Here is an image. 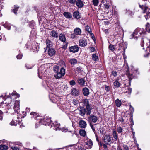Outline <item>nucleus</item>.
<instances>
[{
	"mask_svg": "<svg viewBox=\"0 0 150 150\" xmlns=\"http://www.w3.org/2000/svg\"><path fill=\"white\" fill-rule=\"evenodd\" d=\"M6 93H4L3 95L0 96V98H2L3 99H6L8 98L11 101L10 103H8L7 104H6V103L4 104L3 102H2L1 103L0 108L2 110L4 111L5 113H7L8 112V111L6 110H6L5 108L6 107H7L8 110H9L11 109L12 108L11 107H13V105L14 104V101H13L12 100L11 98L12 97V96L16 95V93L15 92H14L8 96H6Z\"/></svg>",
	"mask_w": 150,
	"mask_h": 150,
	"instance_id": "obj_1",
	"label": "nucleus"
},
{
	"mask_svg": "<svg viewBox=\"0 0 150 150\" xmlns=\"http://www.w3.org/2000/svg\"><path fill=\"white\" fill-rule=\"evenodd\" d=\"M62 65L66 66L64 62H62L61 64L59 63L55 65L53 67V70L56 73L54 75L56 79H59L64 76L65 74V69Z\"/></svg>",
	"mask_w": 150,
	"mask_h": 150,
	"instance_id": "obj_2",
	"label": "nucleus"
},
{
	"mask_svg": "<svg viewBox=\"0 0 150 150\" xmlns=\"http://www.w3.org/2000/svg\"><path fill=\"white\" fill-rule=\"evenodd\" d=\"M146 32L150 33V24L148 23L146 25L145 29L137 28L134 32L131 35V38H133L137 40L138 36L135 35H138L139 36V35L145 34H146Z\"/></svg>",
	"mask_w": 150,
	"mask_h": 150,
	"instance_id": "obj_3",
	"label": "nucleus"
},
{
	"mask_svg": "<svg viewBox=\"0 0 150 150\" xmlns=\"http://www.w3.org/2000/svg\"><path fill=\"white\" fill-rule=\"evenodd\" d=\"M139 6L143 11V13H146L144 16L145 18L147 20L150 18V8L144 5L139 4Z\"/></svg>",
	"mask_w": 150,
	"mask_h": 150,
	"instance_id": "obj_4",
	"label": "nucleus"
},
{
	"mask_svg": "<svg viewBox=\"0 0 150 150\" xmlns=\"http://www.w3.org/2000/svg\"><path fill=\"white\" fill-rule=\"evenodd\" d=\"M112 138L110 135H106L103 138V141L107 145H110L113 143Z\"/></svg>",
	"mask_w": 150,
	"mask_h": 150,
	"instance_id": "obj_5",
	"label": "nucleus"
},
{
	"mask_svg": "<svg viewBox=\"0 0 150 150\" xmlns=\"http://www.w3.org/2000/svg\"><path fill=\"white\" fill-rule=\"evenodd\" d=\"M40 122L44 125L50 126H51L52 123L50 119L47 117H46L40 120Z\"/></svg>",
	"mask_w": 150,
	"mask_h": 150,
	"instance_id": "obj_6",
	"label": "nucleus"
},
{
	"mask_svg": "<svg viewBox=\"0 0 150 150\" xmlns=\"http://www.w3.org/2000/svg\"><path fill=\"white\" fill-rule=\"evenodd\" d=\"M19 100H16L14 103V106L13 107V109L14 110L15 112H16L17 114L19 113Z\"/></svg>",
	"mask_w": 150,
	"mask_h": 150,
	"instance_id": "obj_7",
	"label": "nucleus"
},
{
	"mask_svg": "<svg viewBox=\"0 0 150 150\" xmlns=\"http://www.w3.org/2000/svg\"><path fill=\"white\" fill-rule=\"evenodd\" d=\"M142 41V43L141 44V45L142 47H143L144 44V42H146V47L147 50H148L150 52V41L148 39L145 38L144 40H143Z\"/></svg>",
	"mask_w": 150,
	"mask_h": 150,
	"instance_id": "obj_8",
	"label": "nucleus"
},
{
	"mask_svg": "<svg viewBox=\"0 0 150 150\" xmlns=\"http://www.w3.org/2000/svg\"><path fill=\"white\" fill-rule=\"evenodd\" d=\"M31 118V119H34L35 120H40L39 118L40 117L39 114L35 112H32L30 113Z\"/></svg>",
	"mask_w": 150,
	"mask_h": 150,
	"instance_id": "obj_9",
	"label": "nucleus"
},
{
	"mask_svg": "<svg viewBox=\"0 0 150 150\" xmlns=\"http://www.w3.org/2000/svg\"><path fill=\"white\" fill-rule=\"evenodd\" d=\"M87 44L86 40L85 39L82 38L79 41V46L81 47L86 46Z\"/></svg>",
	"mask_w": 150,
	"mask_h": 150,
	"instance_id": "obj_10",
	"label": "nucleus"
},
{
	"mask_svg": "<svg viewBox=\"0 0 150 150\" xmlns=\"http://www.w3.org/2000/svg\"><path fill=\"white\" fill-rule=\"evenodd\" d=\"M60 124L58 123L57 122H55L54 123H52L51 125V127H54V129L56 131L58 130H60L61 128H59Z\"/></svg>",
	"mask_w": 150,
	"mask_h": 150,
	"instance_id": "obj_11",
	"label": "nucleus"
},
{
	"mask_svg": "<svg viewBox=\"0 0 150 150\" xmlns=\"http://www.w3.org/2000/svg\"><path fill=\"white\" fill-rule=\"evenodd\" d=\"M98 120L97 117L94 115H90L88 117V120L91 123L93 122L94 123H95Z\"/></svg>",
	"mask_w": 150,
	"mask_h": 150,
	"instance_id": "obj_12",
	"label": "nucleus"
},
{
	"mask_svg": "<svg viewBox=\"0 0 150 150\" xmlns=\"http://www.w3.org/2000/svg\"><path fill=\"white\" fill-rule=\"evenodd\" d=\"M86 146L87 149H90L92 148L93 146V142L92 140L90 139L87 140L85 142Z\"/></svg>",
	"mask_w": 150,
	"mask_h": 150,
	"instance_id": "obj_13",
	"label": "nucleus"
},
{
	"mask_svg": "<svg viewBox=\"0 0 150 150\" xmlns=\"http://www.w3.org/2000/svg\"><path fill=\"white\" fill-rule=\"evenodd\" d=\"M79 48L78 46L74 45L71 46L69 47V50L71 52L74 53L78 51Z\"/></svg>",
	"mask_w": 150,
	"mask_h": 150,
	"instance_id": "obj_14",
	"label": "nucleus"
},
{
	"mask_svg": "<svg viewBox=\"0 0 150 150\" xmlns=\"http://www.w3.org/2000/svg\"><path fill=\"white\" fill-rule=\"evenodd\" d=\"M79 110L80 111V115L81 116H84L86 113V111L84 107L81 106H79Z\"/></svg>",
	"mask_w": 150,
	"mask_h": 150,
	"instance_id": "obj_15",
	"label": "nucleus"
},
{
	"mask_svg": "<svg viewBox=\"0 0 150 150\" xmlns=\"http://www.w3.org/2000/svg\"><path fill=\"white\" fill-rule=\"evenodd\" d=\"M59 40L63 42L64 44V42H67L65 36L64 34L61 33L59 35Z\"/></svg>",
	"mask_w": 150,
	"mask_h": 150,
	"instance_id": "obj_16",
	"label": "nucleus"
},
{
	"mask_svg": "<svg viewBox=\"0 0 150 150\" xmlns=\"http://www.w3.org/2000/svg\"><path fill=\"white\" fill-rule=\"evenodd\" d=\"M79 91L78 89L75 88H72L71 90V94L74 96H77L79 94Z\"/></svg>",
	"mask_w": 150,
	"mask_h": 150,
	"instance_id": "obj_17",
	"label": "nucleus"
},
{
	"mask_svg": "<svg viewBox=\"0 0 150 150\" xmlns=\"http://www.w3.org/2000/svg\"><path fill=\"white\" fill-rule=\"evenodd\" d=\"M78 83L80 86H83L85 83V81L82 78H79L77 79Z\"/></svg>",
	"mask_w": 150,
	"mask_h": 150,
	"instance_id": "obj_18",
	"label": "nucleus"
},
{
	"mask_svg": "<svg viewBox=\"0 0 150 150\" xmlns=\"http://www.w3.org/2000/svg\"><path fill=\"white\" fill-rule=\"evenodd\" d=\"M92 108V107L91 105L86 106V108L85 109L86 112V115H90Z\"/></svg>",
	"mask_w": 150,
	"mask_h": 150,
	"instance_id": "obj_19",
	"label": "nucleus"
},
{
	"mask_svg": "<svg viewBox=\"0 0 150 150\" xmlns=\"http://www.w3.org/2000/svg\"><path fill=\"white\" fill-rule=\"evenodd\" d=\"M56 53L55 49L52 48H49L48 51V54L51 57L54 55Z\"/></svg>",
	"mask_w": 150,
	"mask_h": 150,
	"instance_id": "obj_20",
	"label": "nucleus"
},
{
	"mask_svg": "<svg viewBox=\"0 0 150 150\" xmlns=\"http://www.w3.org/2000/svg\"><path fill=\"white\" fill-rule=\"evenodd\" d=\"M119 49L120 50H123L124 52H125L126 49L127 48V46L126 45L122 43H120L119 44Z\"/></svg>",
	"mask_w": 150,
	"mask_h": 150,
	"instance_id": "obj_21",
	"label": "nucleus"
},
{
	"mask_svg": "<svg viewBox=\"0 0 150 150\" xmlns=\"http://www.w3.org/2000/svg\"><path fill=\"white\" fill-rule=\"evenodd\" d=\"M50 35L51 37L53 38H57L58 33L57 30H53L50 32Z\"/></svg>",
	"mask_w": 150,
	"mask_h": 150,
	"instance_id": "obj_22",
	"label": "nucleus"
},
{
	"mask_svg": "<svg viewBox=\"0 0 150 150\" xmlns=\"http://www.w3.org/2000/svg\"><path fill=\"white\" fill-rule=\"evenodd\" d=\"M73 17L76 19H79L81 18V16L80 15L78 11H74L73 14Z\"/></svg>",
	"mask_w": 150,
	"mask_h": 150,
	"instance_id": "obj_23",
	"label": "nucleus"
},
{
	"mask_svg": "<svg viewBox=\"0 0 150 150\" xmlns=\"http://www.w3.org/2000/svg\"><path fill=\"white\" fill-rule=\"evenodd\" d=\"M82 92L85 96H88L90 93L88 88L86 87H85L83 88Z\"/></svg>",
	"mask_w": 150,
	"mask_h": 150,
	"instance_id": "obj_24",
	"label": "nucleus"
},
{
	"mask_svg": "<svg viewBox=\"0 0 150 150\" xmlns=\"http://www.w3.org/2000/svg\"><path fill=\"white\" fill-rule=\"evenodd\" d=\"M79 125L81 128H84L86 127V123L85 121L81 120L79 121Z\"/></svg>",
	"mask_w": 150,
	"mask_h": 150,
	"instance_id": "obj_25",
	"label": "nucleus"
},
{
	"mask_svg": "<svg viewBox=\"0 0 150 150\" xmlns=\"http://www.w3.org/2000/svg\"><path fill=\"white\" fill-rule=\"evenodd\" d=\"M75 3H76L77 6L79 8H82L84 4L81 0H77Z\"/></svg>",
	"mask_w": 150,
	"mask_h": 150,
	"instance_id": "obj_26",
	"label": "nucleus"
},
{
	"mask_svg": "<svg viewBox=\"0 0 150 150\" xmlns=\"http://www.w3.org/2000/svg\"><path fill=\"white\" fill-rule=\"evenodd\" d=\"M74 33L76 35H80L81 33V29L77 27L74 30Z\"/></svg>",
	"mask_w": 150,
	"mask_h": 150,
	"instance_id": "obj_27",
	"label": "nucleus"
},
{
	"mask_svg": "<svg viewBox=\"0 0 150 150\" xmlns=\"http://www.w3.org/2000/svg\"><path fill=\"white\" fill-rule=\"evenodd\" d=\"M64 16L67 18H71L72 17V15L69 12H64L63 14Z\"/></svg>",
	"mask_w": 150,
	"mask_h": 150,
	"instance_id": "obj_28",
	"label": "nucleus"
},
{
	"mask_svg": "<svg viewBox=\"0 0 150 150\" xmlns=\"http://www.w3.org/2000/svg\"><path fill=\"white\" fill-rule=\"evenodd\" d=\"M112 135L115 141H117L118 139L117 134L115 129H112Z\"/></svg>",
	"mask_w": 150,
	"mask_h": 150,
	"instance_id": "obj_29",
	"label": "nucleus"
},
{
	"mask_svg": "<svg viewBox=\"0 0 150 150\" xmlns=\"http://www.w3.org/2000/svg\"><path fill=\"white\" fill-rule=\"evenodd\" d=\"M14 7H13V9L12 10V12L14 13L16 15L17 14V11L19 8V6H17L16 5H14Z\"/></svg>",
	"mask_w": 150,
	"mask_h": 150,
	"instance_id": "obj_30",
	"label": "nucleus"
},
{
	"mask_svg": "<svg viewBox=\"0 0 150 150\" xmlns=\"http://www.w3.org/2000/svg\"><path fill=\"white\" fill-rule=\"evenodd\" d=\"M82 103L83 104V106L86 107L90 105L88 100L87 99H83L82 100Z\"/></svg>",
	"mask_w": 150,
	"mask_h": 150,
	"instance_id": "obj_31",
	"label": "nucleus"
},
{
	"mask_svg": "<svg viewBox=\"0 0 150 150\" xmlns=\"http://www.w3.org/2000/svg\"><path fill=\"white\" fill-rule=\"evenodd\" d=\"M46 44L47 47L49 48L51 47L52 46V41L48 39L46 40Z\"/></svg>",
	"mask_w": 150,
	"mask_h": 150,
	"instance_id": "obj_32",
	"label": "nucleus"
},
{
	"mask_svg": "<svg viewBox=\"0 0 150 150\" xmlns=\"http://www.w3.org/2000/svg\"><path fill=\"white\" fill-rule=\"evenodd\" d=\"M8 147L6 145L1 144L0 145V150H7Z\"/></svg>",
	"mask_w": 150,
	"mask_h": 150,
	"instance_id": "obj_33",
	"label": "nucleus"
},
{
	"mask_svg": "<svg viewBox=\"0 0 150 150\" xmlns=\"http://www.w3.org/2000/svg\"><path fill=\"white\" fill-rule=\"evenodd\" d=\"M69 62L71 65H74L77 63V60L76 59L74 58L71 59L69 61Z\"/></svg>",
	"mask_w": 150,
	"mask_h": 150,
	"instance_id": "obj_34",
	"label": "nucleus"
},
{
	"mask_svg": "<svg viewBox=\"0 0 150 150\" xmlns=\"http://www.w3.org/2000/svg\"><path fill=\"white\" fill-rule=\"evenodd\" d=\"M85 29L90 34L93 35H94L93 34L91 33L92 31L91 28L88 25H87L85 26Z\"/></svg>",
	"mask_w": 150,
	"mask_h": 150,
	"instance_id": "obj_35",
	"label": "nucleus"
},
{
	"mask_svg": "<svg viewBox=\"0 0 150 150\" xmlns=\"http://www.w3.org/2000/svg\"><path fill=\"white\" fill-rule=\"evenodd\" d=\"M115 104L116 106L117 107H119L121 106L122 104V102L121 100L117 99L115 100Z\"/></svg>",
	"mask_w": 150,
	"mask_h": 150,
	"instance_id": "obj_36",
	"label": "nucleus"
},
{
	"mask_svg": "<svg viewBox=\"0 0 150 150\" xmlns=\"http://www.w3.org/2000/svg\"><path fill=\"white\" fill-rule=\"evenodd\" d=\"M79 134L81 136L85 137L86 135V132L84 130H80L79 131Z\"/></svg>",
	"mask_w": 150,
	"mask_h": 150,
	"instance_id": "obj_37",
	"label": "nucleus"
},
{
	"mask_svg": "<svg viewBox=\"0 0 150 150\" xmlns=\"http://www.w3.org/2000/svg\"><path fill=\"white\" fill-rule=\"evenodd\" d=\"M92 59L94 61H97L98 60V57L96 54H93L92 55Z\"/></svg>",
	"mask_w": 150,
	"mask_h": 150,
	"instance_id": "obj_38",
	"label": "nucleus"
},
{
	"mask_svg": "<svg viewBox=\"0 0 150 150\" xmlns=\"http://www.w3.org/2000/svg\"><path fill=\"white\" fill-rule=\"evenodd\" d=\"M108 48L109 50L112 51H114L115 49V46L111 44L109 45Z\"/></svg>",
	"mask_w": 150,
	"mask_h": 150,
	"instance_id": "obj_39",
	"label": "nucleus"
},
{
	"mask_svg": "<svg viewBox=\"0 0 150 150\" xmlns=\"http://www.w3.org/2000/svg\"><path fill=\"white\" fill-rule=\"evenodd\" d=\"M92 2L94 6H97L99 4L98 0H93Z\"/></svg>",
	"mask_w": 150,
	"mask_h": 150,
	"instance_id": "obj_40",
	"label": "nucleus"
},
{
	"mask_svg": "<svg viewBox=\"0 0 150 150\" xmlns=\"http://www.w3.org/2000/svg\"><path fill=\"white\" fill-rule=\"evenodd\" d=\"M68 45V42H64V44L63 43V45H62V48L64 50L66 49L67 48Z\"/></svg>",
	"mask_w": 150,
	"mask_h": 150,
	"instance_id": "obj_41",
	"label": "nucleus"
},
{
	"mask_svg": "<svg viewBox=\"0 0 150 150\" xmlns=\"http://www.w3.org/2000/svg\"><path fill=\"white\" fill-rule=\"evenodd\" d=\"M119 83L117 80L115 81L113 83V85L116 88H118L119 86Z\"/></svg>",
	"mask_w": 150,
	"mask_h": 150,
	"instance_id": "obj_42",
	"label": "nucleus"
},
{
	"mask_svg": "<svg viewBox=\"0 0 150 150\" xmlns=\"http://www.w3.org/2000/svg\"><path fill=\"white\" fill-rule=\"evenodd\" d=\"M73 104L77 106L78 105V104L79 103V101L78 100H76V99H73Z\"/></svg>",
	"mask_w": 150,
	"mask_h": 150,
	"instance_id": "obj_43",
	"label": "nucleus"
},
{
	"mask_svg": "<svg viewBox=\"0 0 150 150\" xmlns=\"http://www.w3.org/2000/svg\"><path fill=\"white\" fill-rule=\"evenodd\" d=\"M117 132L119 133H121L122 132V129L120 126H119L117 128Z\"/></svg>",
	"mask_w": 150,
	"mask_h": 150,
	"instance_id": "obj_44",
	"label": "nucleus"
},
{
	"mask_svg": "<svg viewBox=\"0 0 150 150\" xmlns=\"http://www.w3.org/2000/svg\"><path fill=\"white\" fill-rule=\"evenodd\" d=\"M69 83L70 85L72 86H74L76 84V82L74 80H72L70 81L69 82Z\"/></svg>",
	"mask_w": 150,
	"mask_h": 150,
	"instance_id": "obj_45",
	"label": "nucleus"
},
{
	"mask_svg": "<svg viewBox=\"0 0 150 150\" xmlns=\"http://www.w3.org/2000/svg\"><path fill=\"white\" fill-rule=\"evenodd\" d=\"M75 150H82V148L81 146H76L75 147Z\"/></svg>",
	"mask_w": 150,
	"mask_h": 150,
	"instance_id": "obj_46",
	"label": "nucleus"
},
{
	"mask_svg": "<svg viewBox=\"0 0 150 150\" xmlns=\"http://www.w3.org/2000/svg\"><path fill=\"white\" fill-rule=\"evenodd\" d=\"M22 54L20 53L17 56L16 58L18 59H20L22 58Z\"/></svg>",
	"mask_w": 150,
	"mask_h": 150,
	"instance_id": "obj_47",
	"label": "nucleus"
},
{
	"mask_svg": "<svg viewBox=\"0 0 150 150\" xmlns=\"http://www.w3.org/2000/svg\"><path fill=\"white\" fill-rule=\"evenodd\" d=\"M127 76L129 79V81H131L133 77V76L132 74H128Z\"/></svg>",
	"mask_w": 150,
	"mask_h": 150,
	"instance_id": "obj_48",
	"label": "nucleus"
},
{
	"mask_svg": "<svg viewBox=\"0 0 150 150\" xmlns=\"http://www.w3.org/2000/svg\"><path fill=\"white\" fill-rule=\"evenodd\" d=\"M76 35L74 33L71 35V37L72 39H75L76 38Z\"/></svg>",
	"mask_w": 150,
	"mask_h": 150,
	"instance_id": "obj_49",
	"label": "nucleus"
},
{
	"mask_svg": "<svg viewBox=\"0 0 150 150\" xmlns=\"http://www.w3.org/2000/svg\"><path fill=\"white\" fill-rule=\"evenodd\" d=\"M60 130H62L63 132H71V131H69L66 128H65L64 127L62 129H61Z\"/></svg>",
	"mask_w": 150,
	"mask_h": 150,
	"instance_id": "obj_50",
	"label": "nucleus"
},
{
	"mask_svg": "<svg viewBox=\"0 0 150 150\" xmlns=\"http://www.w3.org/2000/svg\"><path fill=\"white\" fill-rule=\"evenodd\" d=\"M2 110H0V120H2L3 119L2 115L3 112L2 111Z\"/></svg>",
	"mask_w": 150,
	"mask_h": 150,
	"instance_id": "obj_51",
	"label": "nucleus"
},
{
	"mask_svg": "<svg viewBox=\"0 0 150 150\" xmlns=\"http://www.w3.org/2000/svg\"><path fill=\"white\" fill-rule=\"evenodd\" d=\"M113 16H116V17H117V18L118 12L116 10H114V11Z\"/></svg>",
	"mask_w": 150,
	"mask_h": 150,
	"instance_id": "obj_52",
	"label": "nucleus"
},
{
	"mask_svg": "<svg viewBox=\"0 0 150 150\" xmlns=\"http://www.w3.org/2000/svg\"><path fill=\"white\" fill-rule=\"evenodd\" d=\"M118 120L122 123H123L124 122V119L122 116H121L119 118Z\"/></svg>",
	"mask_w": 150,
	"mask_h": 150,
	"instance_id": "obj_53",
	"label": "nucleus"
},
{
	"mask_svg": "<svg viewBox=\"0 0 150 150\" xmlns=\"http://www.w3.org/2000/svg\"><path fill=\"white\" fill-rule=\"evenodd\" d=\"M76 0H68L69 2L71 4L75 3Z\"/></svg>",
	"mask_w": 150,
	"mask_h": 150,
	"instance_id": "obj_54",
	"label": "nucleus"
},
{
	"mask_svg": "<svg viewBox=\"0 0 150 150\" xmlns=\"http://www.w3.org/2000/svg\"><path fill=\"white\" fill-rule=\"evenodd\" d=\"M90 125L92 128L93 131L95 132V129L94 127L92 125V123L90 122Z\"/></svg>",
	"mask_w": 150,
	"mask_h": 150,
	"instance_id": "obj_55",
	"label": "nucleus"
},
{
	"mask_svg": "<svg viewBox=\"0 0 150 150\" xmlns=\"http://www.w3.org/2000/svg\"><path fill=\"white\" fill-rule=\"evenodd\" d=\"M123 147L125 150H129V148L127 145H123Z\"/></svg>",
	"mask_w": 150,
	"mask_h": 150,
	"instance_id": "obj_56",
	"label": "nucleus"
},
{
	"mask_svg": "<svg viewBox=\"0 0 150 150\" xmlns=\"http://www.w3.org/2000/svg\"><path fill=\"white\" fill-rule=\"evenodd\" d=\"M129 110L132 113H133L134 112V108L131 105H129Z\"/></svg>",
	"mask_w": 150,
	"mask_h": 150,
	"instance_id": "obj_57",
	"label": "nucleus"
},
{
	"mask_svg": "<svg viewBox=\"0 0 150 150\" xmlns=\"http://www.w3.org/2000/svg\"><path fill=\"white\" fill-rule=\"evenodd\" d=\"M90 51L91 52H93L95 50V48L93 47H91L90 48Z\"/></svg>",
	"mask_w": 150,
	"mask_h": 150,
	"instance_id": "obj_58",
	"label": "nucleus"
},
{
	"mask_svg": "<svg viewBox=\"0 0 150 150\" xmlns=\"http://www.w3.org/2000/svg\"><path fill=\"white\" fill-rule=\"evenodd\" d=\"M128 91H126L125 92V93L128 92L129 94H130L132 92V88H128Z\"/></svg>",
	"mask_w": 150,
	"mask_h": 150,
	"instance_id": "obj_59",
	"label": "nucleus"
},
{
	"mask_svg": "<svg viewBox=\"0 0 150 150\" xmlns=\"http://www.w3.org/2000/svg\"><path fill=\"white\" fill-rule=\"evenodd\" d=\"M105 90L107 92H108L110 90V88L106 85L105 86Z\"/></svg>",
	"mask_w": 150,
	"mask_h": 150,
	"instance_id": "obj_60",
	"label": "nucleus"
},
{
	"mask_svg": "<svg viewBox=\"0 0 150 150\" xmlns=\"http://www.w3.org/2000/svg\"><path fill=\"white\" fill-rule=\"evenodd\" d=\"M112 74L114 77H116L117 76V72L116 71H113L112 72Z\"/></svg>",
	"mask_w": 150,
	"mask_h": 150,
	"instance_id": "obj_61",
	"label": "nucleus"
},
{
	"mask_svg": "<svg viewBox=\"0 0 150 150\" xmlns=\"http://www.w3.org/2000/svg\"><path fill=\"white\" fill-rule=\"evenodd\" d=\"M105 8L108 9L109 8L110 6L107 4H105L104 5Z\"/></svg>",
	"mask_w": 150,
	"mask_h": 150,
	"instance_id": "obj_62",
	"label": "nucleus"
},
{
	"mask_svg": "<svg viewBox=\"0 0 150 150\" xmlns=\"http://www.w3.org/2000/svg\"><path fill=\"white\" fill-rule=\"evenodd\" d=\"M10 125H16V123L15 122L13 121H12L10 123Z\"/></svg>",
	"mask_w": 150,
	"mask_h": 150,
	"instance_id": "obj_63",
	"label": "nucleus"
},
{
	"mask_svg": "<svg viewBox=\"0 0 150 150\" xmlns=\"http://www.w3.org/2000/svg\"><path fill=\"white\" fill-rule=\"evenodd\" d=\"M11 148L13 150H20L19 148L16 147H12Z\"/></svg>",
	"mask_w": 150,
	"mask_h": 150,
	"instance_id": "obj_64",
	"label": "nucleus"
}]
</instances>
